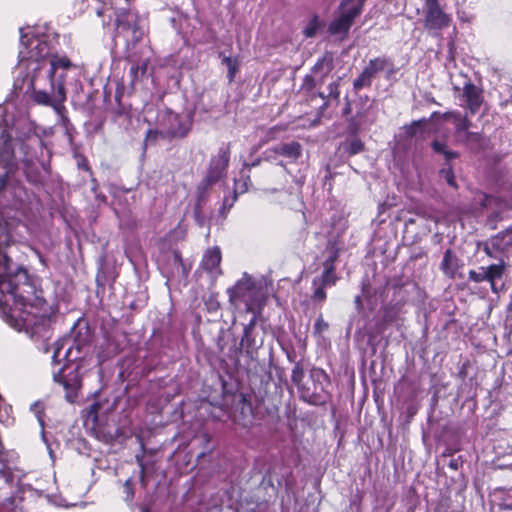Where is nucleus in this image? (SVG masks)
<instances>
[{"mask_svg": "<svg viewBox=\"0 0 512 512\" xmlns=\"http://www.w3.org/2000/svg\"><path fill=\"white\" fill-rule=\"evenodd\" d=\"M354 302H355V305H356L357 309L359 310L362 307V298H361V296L357 295L354 298Z\"/></svg>", "mask_w": 512, "mask_h": 512, "instance_id": "de8ad7c7", "label": "nucleus"}, {"mask_svg": "<svg viewBox=\"0 0 512 512\" xmlns=\"http://www.w3.org/2000/svg\"><path fill=\"white\" fill-rule=\"evenodd\" d=\"M435 117H441L446 121H452L455 125V136L456 137H461V133L464 130H468L471 126V122L468 119V117L462 116L461 113L458 111H449V112H445L443 114H441L439 112H434L431 115V118H435Z\"/></svg>", "mask_w": 512, "mask_h": 512, "instance_id": "ddd939ff", "label": "nucleus"}, {"mask_svg": "<svg viewBox=\"0 0 512 512\" xmlns=\"http://www.w3.org/2000/svg\"><path fill=\"white\" fill-rule=\"evenodd\" d=\"M329 253L330 255L323 263L324 267L326 268H329V264H331L332 267H335L334 264L338 258V250L334 246L329 248Z\"/></svg>", "mask_w": 512, "mask_h": 512, "instance_id": "58836bf2", "label": "nucleus"}, {"mask_svg": "<svg viewBox=\"0 0 512 512\" xmlns=\"http://www.w3.org/2000/svg\"><path fill=\"white\" fill-rule=\"evenodd\" d=\"M492 247L496 248L502 258L512 254V230L502 231L492 237Z\"/></svg>", "mask_w": 512, "mask_h": 512, "instance_id": "2eb2a0df", "label": "nucleus"}, {"mask_svg": "<svg viewBox=\"0 0 512 512\" xmlns=\"http://www.w3.org/2000/svg\"><path fill=\"white\" fill-rule=\"evenodd\" d=\"M440 178L443 179L448 185L456 188V181L453 170L450 166L444 167L439 172Z\"/></svg>", "mask_w": 512, "mask_h": 512, "instance_id": "2f4dec72", "label": "nucleus"}, {"mask_svg": "<svg viewBox=\"0 0 512 512\" xmlns=\"http://www.w3.org/2000/svg\"><path fill=\"white\" fill-rule=\"evenodd\" d=\"M322 83L313 75H306L303 78L300 91L303 92L308 98L313 100L315 97H318V93L314 92L316 86L321 85Z\"/></svg>", "mask_w": 512, "mask_h": 512, "instance_id": "b1692460", "label": "nucleus"}, {"mask_svg": "<svg viewBox=\"0 0 512 512\" xmlns=\"http://www.w3.org/2000/svg\"><path fill=\"white\" fill-rule=\"evenodd\" d=\"M161 271L167 281H181L187 278L190 266H187L182 259L181 253L173 250L164 254L161 262Z\"/></svg>", "mask_w": 512, "mask_h": 512, "instance_id": "1a4fd4ad", "label": "nucleus"}, {"mask_svg": "<svg viewBox=\"0 0 512 512\" xmlns=\"http://www.w3.org/2000/svg\"><path fill=\"white\" fill-rule=\"evenodd\" d=\"M220 263L221 251L218 247H214L212 249L207 250V252L204 254L201 266L209 274H211L214 277H217L218 275L221 274Z\"/></svg>", "mask_w": 512, "mask_h": 512, "instance_id": "4468645a", "label": "nucleus"}, {"mask_svg": "<svg viewBox=\"0 0 512 512\" xmlns=\"http://www.w3.org/2000/svg\"><path fill=\"white\" fill-rule=\"evenodd\" d=\"M469 280L479 283L487 281V275L485 267H480L478 270H470L468 273Z\"/></svg>", "mask_w": 512, "mask_h": 512, "instance_id": "473e14b6", "label": "nucleus"}, {"mask_svg": "<svg viewBox=\"0 0 512 512\" xmlns=\"http://www.w3.org/2000/svg\"><path fill=\"white\" fill-rule=\"evenodd\" d=\"M344 112L345 113H349L350 112V104L349 103H347V106H346Z\"/></svg>", "mask_w": 512, "mask_h": 512, "instance_id": "3c124183", "label": "nucleus"}, {"mask_svg": "<svg viewBox=\"0 0 512 512\" xmlns=\"http://www.w3.org/2000/svg\"><path fill=\"white\" fill-rule=\"evenodd\" d=\"M141 481L144 484V469L141 470Z\"/></svg>", "mask_w": 512, "mask_h": 512, "instance_id": "603ef678", "label": "nucleus"}, {"mask_svg": "<svg viewBox=\"0 0 512 512\" xmlns=\"http://www.w3.org/2000/svg\"><path fill=\"white\" fill-rule=\"evenodd\" d=\"M385 69H389L392 73L393 63L386 57H377L371 59L363 71L373 80L377 73L384 71Z\"/></svg>", "mask_w": 512, "mask_h": 512, "instance_id": "f3484780", "label": "nucleus"}, {"mask_svg": "<svg viewBox=\"0 0 512 512\" xmlns=\"http://www.w3.org/2000/svg\"><path fill=\"white\" fill-rule=\"evenodd\" d=\"M304 376L305 372L303 366L299 362L296 363L292 369L291 380L298 388L301 387Z\"/></svg>", "mask_w": 512, "mask_h": 512, "instance_id": "c756f323", "label": "nucleus"}, {"mask_svg": "<svg viewBox=\"0 0 512 512\" xmlns=\"http://www.w3.org/2000/svg\"><path fill=\"white\" fill-rule=\"evenodd\" d=\"M323 26L324 24L323 22L320 21L319 17L317 15H314L307 23L306 27L303 30V33L307 38H312L316 36L317 32Z\"/></svg>", "mask_w": 512, "mask_h": 512, "instance_id": "bb28decb", "label": "nucleus"}, {"mask_svg": "<svg viewBox=\"0 0 512 512\" xmlns=\"http://www.w3.org/2000/svg\"><path fill=\"white\" fill-rule=\"evenodd\" d=\"M230 161V147L223 145L216 155L212 156L209 162L207 175L204 179L207 186H211L222 179L227 171Z\"/></svg>", "mask_w": 512, "mask_h": 512, "instance_id": "9d476101", "label": "nucleus"}, {"mask_svg": "<svg viewBox=\"0 0 512 512\" xmlns=\"http://www.w3.org/2000/svg\"><path fill=\"white\" fill-rule=\"evenodd\" d=\"M32 410L36 413V415H37L41 425H43V421H42L41 416H40L41 410H40L39 404H37V403L33 404L32 405Z\"/></svg>", "mask_w": 512, "mask_h": 512, "instance_id": "a18cd8bd", "label": "nucleus"}, {"mask_svg": "<svg viewBox=\"0 0 512 512\" xmlns=\"http://www.w3.org/2000/svg\"><path fill=\"white\" fill-rule=\"evenodd\" d=\"M372 84V79L368 76L364 71L361 72L359 77H357L353 82V88L355 91H359L365 87H370Z\"/></svg>", "mask_w": 512, "mask_h": 512, "instance_id": "7c9ffc66", "label": "nucleus"}, {"mask_svg": "<svg viewBox=\"0 0 512 512\" xmlns=\"http://www.w3.org/2000/svg\"><path fill=\"white\" fill-rule=\"evenodd\" d=\"M505 508H506V509H511V510H512V505H505Z\"/></svg>", "mask_w": 512, "mask_h": 512, "instance_id": "6e6d98bb", "label": "nucleus"}, {"mask_svg": "<svg viewBox=\"0 0 512 512\" xmlns=\"http://www.w3.org/2000/svg\"><path fill=\"white\" fill-rule=\"evenodd\" d=\"M124 493L126 494V500L131 501L134 497V489L132 480L129 478L124 483Z\"/></svg>", "mask_w": 512, "mask_h": 512, "instance_id": "a19ab883", "label": "nucleus"}, {"mask_svg": "<svg viewBox=\"0 0 512 512\" xmlns=\"http://www.w3.org/2000/svg\"><path fill=\"white\" fill-rule=\"evenodd\" d=\"M368 97H360L359 99V105L361 107L357 110L355 117L353 118V122L351 124V128L354 132L358 130V126L365 123V118L367 117L368 111L370 109V105H368Z\"/></svg>", "mask_w": 512, "mask_h": 512, "instance_id": "4be33fe9", "label": "nucleus"}, {"mask_svg": "<svg viewBox=\"0 0 512 512\" xmlns=\"http://www.w3.org/2000/svg\"><path fill=\"white\" fill-rule=\"evenodd\" d=\"M332 68V58L323 56L312 67V74L323 83L324 78L332 71Z\"/></svg>", "mask_w": 512, "mask_h": 512, "instance_id": "aec40b11", "label": "nucleus"}, {"mask_svg": "<svg viewBox=\"0 0 512 512\" xmlns=\"http://www.w3.org/2000/svg\"><path fill=\"white\" fill-rule=\"evenodd\" d=\"M311 376L314 378V377H319V376H325V373L323 370L321 369H314L312 370V374Z\"/></svg>", "mask_w": 512, "mask_h": 512, "instance_id": "49530a36", "label": "nucleus"}, {"mask_svg": "<svg viewBox=\"0 0 512 512\" xmlns=\"http://www.w3.org/2000/svg\"><path fill=\"white\" fill-rule=\"evenodd\" d=\"M449 466H450L451 468L455 469V470H456V469H457V467H458V466H457V462H456V461H454V460H452V461L450 462Z\"/></svg>", "mask_w": 512, "mask_h": 512, "instance_id": "09e8293b", "label": "nucleus"}, {"mask_svg": "<svg viewBox=\"0 0 512 512\" xmlns=\"http://www.w3.org/2000/svg\"><path fill=\"white\" fill-rule=\"evenodd\" d=\"M432 149L438 154H443L447 161L456 159L459 156L457 152L447 149L445 142L439 140H434L432 142Z\"/></svg>", "mask_w": 512, "mask_h": 512, "instance_id": "393cba45", "label": "nucleus"}, {"mask_svg": "<svg viewBox=\"0 0 512 512\" xmlns=\"http://www.w3.org/2000/svg\"><path fill=\"white\" fill-rule=\"evenodd\" d=\"M483 250L487 256L494 259H502L500 255H498V251L496 248L492 247V238H490L483 246Z\"/></svg>", "mask_w": 512, "mask_h": 512, "instance_id": "f704fd0d", "label": "nucleus"}, {"mask_svg": "<svg viewBox=\"0 0 512 512\" xmlns=\"http://www.w3.org/2000/svg\"><path fill=\"white\" fill-rule=\"evenodd\" d=\"M440 269L449 278H453L458 269V258L451 249L445 251Z\"/></svg>", "mask_w": 512, "mask_h": 512, "instance_id": "6ab92c4d", "label": "nucleus"}, {"mask_svg": "<svg viewBox=\"0 0 512 512\" xmlns=\"http://www.w3.org/2000/svg\"><path fill=\"white\" fill-rule=\"evenodd\" d=\"M223 64H225L228 68V78L230 81L233 80L237 71V64L231 57H224L222 60Z\"/></svg>", "mask_w": 512, "mask_h": 512, "instance_id": "72a5a7b5", "label": "nucleus"}, {"mask_svg": "<svg viewBox=\"0 0 512 512\" xmlns=\"http://www.w3.org/2000/svg\"><path fill=\"white\" fill-rule=\"evenodd\" d=\"M329 327V324L323 319V317L320 315L315 324H314V333L315 334H322L324 331H326Z\"/></svg>", "mask_w": 512, "mask_h": 512, "instance_id": "4c0bfd02", "label": "nucleus"}, {"mask_svg": "<svg viewBox=\"0 0 512 512\" xmlns=\"http://www.w3.org/2000/svg\"><path fill=\"white\" fill-rule=\"evenodd\" d=\"M452 17L444 12L439 0H426L424 5L423 27L433 37L440 36V31L448 28Z\"/></svg>", "mask_w": 512, "mask_h": 512, "instance_id": "6e6552de", "label": "nucleus"}, {"mask_svg": "<svg viewBox=\"0 0 512 512\" xmlns=\"http://www.w3.org/2000/svg\"><path fill=\"white\" fill-rule=\"evenodd\" d=\"M63 123H64V125L66 127V130L68 131V124H69L68 118H63Z\"/></svg>", "mask_w": 512, "mask_h": 512, "instance_id": "8fccbe9b", "label": "nucleus"}, {"mask_svg": "<svg viewBox=\"0 0 512 512\" xmlns=\"http://www.w3.org/2000/svg\"><path fill=\"white\" fill-rule=\"evenodd\" d=\"M344 150L349 156L356 155L364 150V143L357 137L351 138L344 143Z\"/></svg>", "mask_w": 512, "mask_h": 512, "instance_id": "cd10ccee", "label": "nucleus"}, {"mask_svg": "<svg viewBox=\"0 0 512 512\" xmlns=\"http://www.w3.org/2000/svg\"><path fill=\"white\" fill-rule=\"evenodd\" d=\"M14 164L9 162L5 173H0V189L5 187V178L12 172ZM11 209L0 210V310L5 321L25 333L35 342L46 343L52 337L51 318L47 314L45 301L36 294L33 279L27 270L16 265L10 258V242L13 231L19 224L10 217Z\"/></svg>", "mask_w": 512, "mask_h": 512, "instance_id": "f257e3e1", "label": "nucleus"}, {"mask_svg": "<svg viewBox=\"0 0 512 512\" xmlns=\"http://www.w3.org/2000/svg\"><path fill=\"white\" fill-rule=\"evenodd\" d=\"M427 123L425 118L417 121H413L412 124L407 128V134L411 137L415 136L418 132V129L423 127Z\"/></svg>", "mask_w": 512, "mask_h": 512, "instance_id": "e433bc0d", "label": "nucleus"}, {"mask_svg": "<svg viewBox=\"0 0 512 512\" xmlns=\"http://www.w3.org/2000/svg\"><path fill=\"white\" fill-rule=\"evenodd\" d=\"M240 346L243 348L248 355H252L257 349L253 332L243 331V336L240 341Z\"/></svg>", "mask_w": 512, "mask_h": 512, "instance_id": "a878e982", "label": "nucleus"}, {"mask_svg": "<svg viewBox=\"0 0 512 512\" xmlns=\"http://www.w3.org/2000/svg\"><path fill=\"white\" fill-rule=\"evenodd\" d=\"M97 15H98V16H101V15H102V10H101V9H98V10H97Z\"/></svg>", "mask_w": 512, "mask_h": 512, "instance_id": "864d4df0", "label": "nucleus"}, {"mask_svg": "<svg viewBox=\"0 0 512 512\" xmlns=\"http://www.w3.org/2000/svg\"><path fill=\"white\" fill-rule=\"evenodd\" d=\"M340 80L341 78H338L336 81L330 83L327 87L328 93L324 94L323 92H318V97L322 98L324 100V103L322 105V108H327L331 101H339L340 91Z\"/></svg>", "mask_w": 512, "mask_h": 512, "instance_id": "412c9836", "label": "nucleus"}, {"mask_svg": "<svg viewBox=\"0 0 512 512\" xmlns=\"http://www.w3.org/2000/svg\"><path fill=\"white\" fill-rule=\"evenodd\" d=\"M466 104L465 107L473 115L478 112L482 103V90L471 82L465 83L462 94Z\"/></svg>", "mask_w": 512, "mask_h": 512, "instance_id": "f8f14e48", "label": "nucleus"}, {"mask_svg": "<svg viewBox=\"0 0 512 512\" xmlns=\"http://www.w3.org/2000/svg\"><path fill=\"white\" fill-rule=\"evenodd\" d=\"M20 32L19 68L26 70L23 85H26V89H28L38 69L42 70L44 65H49L50 58L55 54H52L51 47L44 38L29 37L28 34L23 33V29H20Z\"/></svg>", "mask_w": 512, "mask_h": 512, "instance_id": "20e7f679", "label": "nucleus"}, {"mask_svg": "<svg viewBox=\"0 0 512 512\" xmlns=\"http://www.w3.org/2000/svg\"><path fill=\"white\" fill-rule=\"evenodd\" d=\"M363 1L354 3V0H343L339 7L340 14L329 24L328 31L332 35H346L354 20L362 13Z\"/></svg>", "mask_w": 512, "mask_h": 512, "instance_id": "0eeeda50", "label": "nucleus"}, {"mask_svg": "<svg viewBox=\"0 0 512 512\" xmlns=\"http://www.w3.org/2000/svg\"><path fill=\"white\" fill-rule=\"evenodd\" d=\"M146 71V64L143 63L141 66L138 64H133L130 68V74L132 76V82H134L138 78L139 72L144 74Z\"/></svg>", "mask_w": 512, "mask_h": 512, "instance_id": "ea45409f", "label": "nucleus"}, {"mask_svg": "<svg viewBox=\"0 0 512 512\" xmlns=\"http://www.w3.org/2000/svg\"><path fill=\"white\" fill-rule=\"evenodd\" d=\"M192 121L188 117H182L173 112H167L162 118L160 131L148 130L145 145L156 140L158 135L169 138H183L191 129Z\"/></svg>", "mask_w": 512, "mask_h": 512, "instance_id": "423d86ee", "label": "nucleus"}, {"mask_svg": "<svg viewBox=\"0 0 512 512\" xmlns=\"http://www.w3.org/2000/svg\"><path fill=\"white\" fill-rule=\"evenodd\" d=\"M337 280L338 277L335 273V267H332L331 264H329V268L324 267V271L322 272L321 276L313 280V285L320 284L327 288L334 286Z\"/></svg>", "mask_w": 512, "mask_h": 512, "instance_id": "5701e85b", "label": "nucleus"}, {"mask_svg": "<svg viewBox=\"0 0 512 512\" xmlns=\"http://www.w3.org/2000/svg\"><path fill=\"white\" fill-rule=\"evenodd\" d=\"M144 34V27L140 24L136 14L130 11L117 14L114 41L117 43L119 38H123L126 42L127 52L142 40ZM127 56L130 57V53Z\"/></svg>", "mask_w": 512, "mask_h": 512, "instance_id": "39448f33", "label": "nucleus"}, {"mask_svg": "<svg viewBox=\"0 0 512 512\" xmlns=\"http://www.w3.org/2000/svg\"><path fill=\"white\" fill-rule=\"evenodd\" d=\"M506 267H507V264L505 263V261L503 259H500L499 263L492 264V265L488 266L487 268H485L486 275H487V282L490 283L491 289L494 293L498 292V289L496 286V281L498 279L502 278Z\"/></svg>", "mask_w": 512, "mask_h": 512, "instance_id": "a211bd4d", "label": "nucleus"}, {"mask_svg": "<svg viewBox=\"0 0 512 512\" xmlns=\"http://www.w3.org/2000/svg\"><path fill=\"white\" fill-rule=\"evenodd\" d=\"M314 286H315V289H314L313 296H312L313 300L319 301V302H324L327 297L326 292H325L326 287H324L320 284H317Z\"/></svg>", "mask_w": 512, "mask_h": 512, "instance_id": "c9c22d12", "label": "nucleus"}, {"mask_svg": "<svg viewBox=\"0 0 512 512\" xmlns=\"http://www.w3.org/2000/svg\"><path fill=\"white\" fill-rule=\"evenodd\" d=\"M77 66L65 55H54L50 64L44 65L31 80L26 92H32V99L39 105L58 106L66 100L65 83Z\"/></svg>", "mask_w": 512, "mask_h": 512, "instance_id": "f03ea898", "label": "nucleus"}, {"mask_svg": "<svg viewBox=\"0 0 512 512\" xmlns=\"http://www.w3.org/2000/svg\"><path fill=\"white\" fill-rule=\"evenodd\" d=\"M253 289L254 283L252 278L247 274H244V276L238 280L233 287L227 289L230 303L235 305L237 301H243L247 306V311H252L253 308L249 303V297Z\"/></svg>", "mask_w": 512, "mask_h": 512, "instance_id": "9b49d317", "label": "nucleus"}, {"mask_svg": "<svg viewBox=\"0 0 512 512\" xmlns=\"http://www.w3.org/2000/svg\"><path fill=\"white\" fill-rule=\"evenodd\" d=\"M199 439L201 440V442L203 443L204 446L208 445L211 440L210 435L207 432L201 433V435L199 436Z\"/></svg>", "mask_w": 512, "mask_h": 512, "instance_id": "c03bdc74", "label": "nucleus"}, {"mask_svg": "<svg viewBox=\"0 0 512 512\" xmlns=\"http://www.w3.org/2000/svg\"><path fill=\"white\" fill-rule=\"evenodd\" d=\"M83 345L71 343L69 339L59 340L54 343L52 362L59 365L65 360L66 364L58 371H53V380L63 386L65 398L68 402L74 403L82 386V378L79 374V366L71 365L81 358Z\"/></svg>", "mask_w": 512, "mask_h": 512, "instance_id": "7ed1b4c3", "label": "nucleus"}, {"mask_svg": "<svg viewBox=\"0 0 512 512\" xmlns=\"http://www.w3.org/2000/svg\"><path fill=\"white\" fill-rule=\"evenodd\" d=\"M272 151L288 159L297 160L301 156L302 147L300 143L291 141L276 145L272 148Z\"/></svg>", "mask_w": 512, "mask_h": 512, "instance_id": "dca6fc26", "label": "nucleus"}, {"mask_svg": "<svg viewBox=\"0 0 512 512\" xmlns=\"http://www.w3.org/2000/svg\"><path fill=\"white\" fill-rule=\"evenodd\" d=\"M245 191H246L245 183L243 184L242 187H239L238 184L236 183V189H235L233 201L230 203L229 206L231 207L233 205V202L236 200L238 193H244Z\"/></svg>", "mask_w": 512, "mask_h": 512, "instance_id": "37998d69", "label": "nucleus"}, {"mask_svg": "<svg viewBox=\"0 0 512 512\" xmlns=\"http://www.w3.org/2000/svg\"><path fill=\"white\" fill-rule=\"evenodd\" d=\"M457 141L462 142L466 145H477L480 143L482 139V135L478 132H471L468 130H464L461 133V137H456Z\"/></svg>", "mask_w": 512, "mask_h": 512, "instance_id": "c85d7f7f", "label": "nucleus"}, {"mask_svg": "<svg viewBox=\"0 0 512 512\" xmlns=\"http://www.w3.org/2000/svg\"><path fill=\"white\" fill-rule=\"evenodd\" d=\"M255 325H256V317L254 316L250 320V322L244 326V330L243 331L254 332Z\"/></svg>", "mask_w": 512, "mask_h": 512, "instance_id": "79ce46f5", "label": "nucleus"}, {"mask_svg": "<svg viewBox=\"0 0 512 512\" xmlns=\"http://www.w3.org/2000/svg\"><path fill=\"white\" fill-rule=\"evenodd\" d=\"M43 350H44V352H48L49 348L46 345H44Z\"/></svg>", "mask_w": 512, "mask_h": 512, "instance_id": "5fc2aeb1", "label": "nucleus"}]
</instances>
